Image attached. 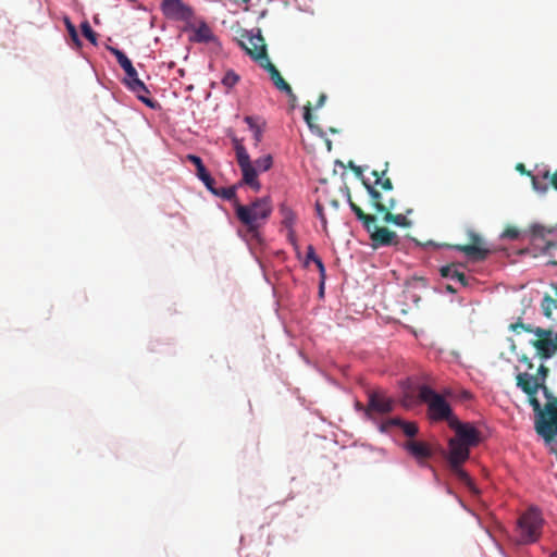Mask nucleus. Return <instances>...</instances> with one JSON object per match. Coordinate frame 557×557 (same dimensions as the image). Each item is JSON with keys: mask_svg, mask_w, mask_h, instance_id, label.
I'll list each match as a JSON object with an SVG mask.
<instances>
[{"mask_svg": "<svg viewBox=\"0 0 557 557\" xmlns=\"http://www.w3.org/2000/svg\"><path fill=\"white\" fill-rule=\"evenodd\" d=\"M548 375L549 369L544 364H541L536 369L535 373L519 372L516 375L517 387L520 388L529 397V403L532 406L533 410L540 413V417L536 419L535 423L542 418L549 419V414L545 417V414L543 413L541 403L536 397L539 391H542L546 398L552 397L550 391L546 385V380ZM546 413H548L547 410Z\"/></svg>", "mask_w": 557, "mask_h": 557, "instance_id": "obj_2", "label": "nucleus"}, {"mask_svg": "<svg viewBox=\"0 0 557 557\" xmlns=\"http://www.w3.org/2000/svg\"><path fill=\"white\" fill-rule=\"evenodd\" d=\"M64 24H65V27L69 32V35L71 37V39L77 45L79 46L81 45V41H79V37H78V34H77V30H76V27L75 25L70 21L69 17H65L64 18Z\"/></svg>", "mask_w": 557, "mask_h": 557, "instance_id": "obj_28", "label": "nucleus"}, {"mask_svg": "<svg viewBox=\"0 0 557 557\" xmlns=\"http://www.w3.org/2000/svg\"><path fill=\"white\" fill-rule=\"evenodd\" d=\"M348 203L356 218L362 223L363 227L370 234L371 246L373 249L381 247H397L400 244V237L396 232L376 225V216L366 213L361 207L355 203L348 193Z\"/></svg>", "mask_w": 557, "mask_h": 557, "instance_id": "obj_4", "label": "nucleus"}, {"mask_svg": "<svg viewBox=\"0 0 557 557\" xmlns=\"http://www.w3.org/2000/svg\"><path fill=\"white\" fill-rule=\"evenodd\" d=\"M542 312L546 318H550L553 311L557 308V300L550 295L545 294L541 302Z\"/></svg>", "mask_w": 557, "mask_h": 557, "instance_id": "obj_21", "label": "nucleus"}, {"mask_svg": "<svg viewBox=\"0 0 557 557\" xmlns=\"http://www.w3.org/2000/svg\"><path fill=\"white\" fill-rule=\"evenodd\" d=\"M446 289H447L448 292H450V293H456V289H455V288H453V286H450V285H447Z\"/></svg>", "mask_w": 557, "mask_h": 557, "instance_id": "obj_47", "label": "nucleus"}, {"mask_svg": "<svg viewBox=\"0 0 557 557\" xmlns=\"http://www.w3.org/2000/svg\"><path fill=\"white\" fill-rule=\"evenodd\" d=\"M394 409V400L380 394H372L369 397L368 410L379 413H387Z\"/></svg>", "mask_w": 557, "mask_h": 557, "instance_id": "obj_18", "label": "nucleus"}, {"mask_svg": "<svg viewBox=\"0 0 557 557\" xmlns=\"http://www.w3.org/2000/svg\"><path fill=\"white\" fill-rule=\"evenodd\" d=\"M289 237H290V240H292V243L294 244V246L297 248V246H296V242H295V239H294V234H293V232H290V233H289Z\"/></svg>", "mask_w": 557, "mask_h": 557, "instance_id": "obj_46", "label": "nucleus"}, {"mask_svg": "<svg viewBox=\"0 0 557 557\" xmlns=\"http://www.w3.org/2000/svg\"><path fill=\"white\" fill-rule=\"evenodd\" d=\"M325 101H326V95H325V94H321V95L319 96L318 101H317L315 108L318 109V108L323 107V106H324V103H325Z\"/></svg>", "mask_w": 557, "mask_h": 557, "instance_id": "obj_42", "label": "nucleus"}, {"mask_svg": "<svg viewBox=\"0 0 557 557\" xmlns=\"http://www.w3.org/2000/svg\"><path fill=\"white\" fill-rule=\"evenodd\" d=\"M244 121L247 123L249 128L253 132V138L256 145H258L262 139L263 129L259 124H257L256 119L253 116H245Z\"/></svg>", "mask_w": 557, "mask_h": 557, "instance_id": "obj_22", "label": "nucleus"}, {"mask_svg": "<svg viewBox=\"0 0 557 557\" xmlns=\"http://www.w3.org/2000/svg\"><path fill=\"white\" fill-rule=\"evenodd\" d=\"M418 396L422 403L428 405V417L431 421H447L449 425L450 421L457 418L453 413V409L445 398L433 391L430 386H419Z\"/></svg>", "mask_w": 557, "mask_h": 557, "instance_id": "obj_7", "label": "nucleus"}, {"mask_svg": "<svg viewBox=\"0 0 557 557\" xmlns=\"http://www.w3.org/2000/svg\"><path fill=\"white\" fill-rule=\"evenodd\" d=\"M203 184L213 194V195H218L216 190L218 188L214 187V184H215V181L214 178L210 175L209 172H207L203 176H200L198 177Z\"/></svg>", "mask_w": 557, "mask_h": 557, "instance_id": "obj_29", "label": "nucleus"}, {"mask_svg": "<svg viewBox=\"0 0 557 557\" xmlns=\"http://www.w3.org/2000/svg\"><path fill=\"white\" fill-rule=\"evenodd\" d=\"M448 426L455 431L454 438L457 441L470 447L479 445L481 441L480 432L472 424L462 423L458 420V418H456L450 421Z\"/></svg>", "mask_w": 557, "mask_h": 557, "instance_id": "obj_13", "label": "nucleus"}, {"mask_svg": "<svg viewBox=\"0 0 557 557\" xmlns=\"http://www.w3.org/2000/svg\"><path fill=\"white\" fill-rule=\"evenodd\" d=\"M532 333H534L536 335V337H537L536 339L544 338L547 341V339L554 338L553 337L554 333L550 329L535 327V329H533Z\"/></svg>", "mask_w": 557, "mask_h": 557, "instance_id": "obj_32", "label": "nucleus"}, {"mask_svg": "<svg viewBox=\"0 0 557 557\" xmlns=\"http://www.w3.org/2000/svg\"><path fill=\"white\" fill-rule=\"evenodd\" d=\"M294 221H295V219H294L293 214H289V215L285 216V219H284V223L286 226H292Z\"/></svg>", "mask_w": 557, "mask_h": 557, "instance_id": "obj_43", "label": "nucleus"}, {"mask_svg": "<svg viewBox=\"0 0 557 557\" xmlns=\"http://www.w3.org/2000/svg\"><path fill=\"white\" fill-rule=\"evenodd\" d=\"M312 108H311V103L308 102L305 107H304V119L306 121V123L308 124V126L310 128L313 127L312 125Z\"/></svg>", "mask_w": 557, "mask_h": 557, "instance_id": "obj_35", "label": "nucleus"}, {"mask_svg": "<svg viewBox=\"0 0 557 557\" xmlns=\"http://www.w3.org/2000/svg\"><path fill=\"white\" fill-rule=\"evenodd\" d=\"M350 168L354 171L355 175L357 177L361 178L362 182H363L364 178L362 177V169L360 166H358V165L352 164V162H350ZM366 182H367V180H366ZM368 183H370V182L368 181Z\"/></svg>", "mask_w": 557, "mask_h": 557, "instance_id": "obj_41", "label": "nucleus"}, {"mask_svg": "<svg viewBox=\"0 0 557 557\" xmlns=\"http://www.w3.org/2000/svg\"><path fill=\"white\" fill-rule=\"evenodd\" d=\"M470 243L467 245H455L454 248L463 252L469 259L483 261L487 258L491 250L485 247L482 237L473 231L468 233Z\"/></svg>", "mask_w": 557, "mask_h": 557, "instance_id": "obj_12", "label": "nucleus"}, {"mask_svg": "<svg viewBox=\"0 0 557 557\" xmlns=\"http://www.w3.org/2000/svg\"><path fill=\"white\" fill-rule=\"evenodd\" d=\"M261 67H263L265 71H268V73L270 74V77L273 82V84L275 85V87L281 90V91H284L287 94V96L289 97V99L292 101H295L296 100V96L295 94L293 92V89L292 87L289 86V84L282 77L281 73L278 72V70L276 69V66L270 61V59L268 58L267 60H264L261 64H260Z\"/></svg>", "mask_w": 557, "mask_h": 557, "instance_id": "obj_15", "label": "nucleus"}, {"mask_svg": "<svg viewBox=\"0 0 557 557\" xmlns=\"http://www.w3.org/2000/svg\"><path fill=\"white\" fill-rule=\"evenodd\" d=\"M470 446L457 441L451 437L448 441V450L446 454V459L449 466L450 471L456 475V478L465 484L471 492L478 493L472 479L470 475L462 469V465L470 457Z\"/></svg>", "mask_w": 557, "mask_h": 557, "instance_id": "obj_5", "label": "nucleus"}, {"mask_svg": "<svg viewBox=\"0 0 557 557\" xmlns=\"http://www.w3.org/2000/svg\"><path fill=\"white\" fill-rule=\"evenodd\" d=\"M272 212V205L268 197L257 198L250 205L235 201V214L238 221L246 226L251 238L259 237V228L265 224Z\"/></svg>", "mask_w": 557, "mask_h": 557, "instance_id": "obj_3", "label": "nucleus"}, {"mask_svg": "<svg viewBox=\"0 0 557 557\" xmlns=\"http://www.w3.org/2000/svg\"><path fill=\"white\" fill-rule=\"evenodd\" d=\"M387 166L388 163L385 164V169L381 172L377 170L372 171V175L375 178L374 183L372 184L363 181V186L370 196L371 206L377 213L383 214V221L385 223H392L401 227H409L411 222L407 219L406 215L401 213H393V210L396 208V200L394 198H389L387 201H384L382 194L377 189V187H380L385 191H391L394 188L391 178L385 177L387 173Z\"/></svg>", "mask_w": 557, "mask_h": 557, "instance_id": "obj_1", "label": "nucleus"}, {"mask_svg": "<svg viewBox=\"0 0 557 557\" xmlns=\"http://www.w3.org/2000/svg\"><path fill=\"white\" fill-rule=\"evenodd\" d=\"M109 51L116 58L117 63L124 70L126 77L124 78L125 85L136 94L137 98L150 108H154V101L147 97L149 90L143 81L138 78L136 69L133 66L132 61L127 55L117 48L108 47Z\"/></svg>", "mask_w": 557, "mask_h": 557, "instance_id": "obj_6", "label": "nucleus"}, {"mask_svg": "<svg viewBox=\"0 0 557 557\" xmlns=\"http://www.w3.org/2000/svg\"><path fill=\"white\" fill-rule=\"evenodd\" d=\"M519 361L527 366V370L524 372L531 373L530 370L534 368V364L531 361V359L527 355H522L521 357H519Z\"/></svg>", "mask_w": 557, "mask_h": 557, "instance_id": "obj_39", "label": "nucleus"}, {"mask_svg": "<svg viewBox=\"0 0 557 557\" xmlns=\"http://www.w3.org/2000/svg\"><path fill=\"white\" fill-rule=\"evenodd\" d=\"M441 275L446 278L456 280L458 281L462 286L468 285V280L466 274L459 270V265L453 263L445 267H442Z\"/></svg>", "mask_w": 557, "mask_h": 557, "instance_id": "obj_20", "label": "nucleus"}, {"mask_svg": "<svg viewBox=\"0 0 557 557\" xmlns=\"http://www.w3.org/2000/svg\"><path fill=\"white\" fill-rule=\"evenodd\" d=\"M272 164L273 159L271 154H265L255 161L256 169L262 172L270 170Z\"/></svg>", "mask_w": 557, "mask_h": 557, "instance_id": "obj_25", "label": "nucleus"}, {"mask_svg": "<svg viewBox=\"0 0 557 557\" xmlns=\"http://www.w3.org/2000/svg\"><path fill=\"white\" fill-rule=\"evenodd\" d=\"M469 396H470L469 393L463 394V397H469Z\"/></svg>", "mask_w": 557, "mask_h": 557, "instance_id": "obj_49", "label": "nucleus"}, {"mask_svg": "<svg viewBox=\"0 0 557 557\" xmlns=\"http://www.w3.org/2000/svg\"><path fill=\"white\" fill-rule=\"evenodd\" d=\"M531 345L535 348L536 355L542 360H547L557 352V333L552 339H533L531 341Z\"/></svg>", "mask_w": 557, "mask_h": 557, "instance_id": "obj_17", "label": "nucleus"}, {"mask_svg": "<svg viewBox=\"0 0 557 557\" xmlns=\"http://www.w3.org/2000/svg\"><path fill=\"white\" fill-rule=\"evenodd\" d=\"M469 396H470L469 393L463 394V397H469Z\"/></svg>", "mask_w": 557, "mask_h": 557, "instance_id": "obj_50", "label": "nucleus"}, {"mask_svg": "<svg viewBox=\"0 0 557 557\" xmlns=\"http://www.w3.org/2000/svg\"><path fill=\"white\" fill-rule=\"evenodd\" d=\"M234 149L238 166L242 171V180L238 185H248L252 190L259 191L261 184L258 180V170L251 162L244 145L236 138L234 139Z\"/></svg>", "mask_w": 557, "mask_h": 557, "instance_id": "obj_8", "label": "nucleus"}, {"mask_svg": "<svg viewBox=\"0 0 557 557\" xmlns=\"http://www.w3.org/2000/svg\"><path fill=\"white\" fill-rule=\"evenodd\" d=\"M318 270H319V273H320V277H321V287L323 286V281L325 278V267L322 262V260L320 258H318L315 261H314ZM320 293L322 294L323 293V289L321 288L320 289Z\"/></svg>", "mask_w": 557, "mask_h": 557, "instance_id": "obj_36", "label": "nucleus"}, {"mask_svg": "<svg viewBox=\"0 0 557 557\" xmlns=\"http://www.w3.org/2000/svg\"><path fill=\"white\" fill-rule=\"evenodd\" d=\"M238 185L230 186V187H222L218 188L216 196L222 197L225 200L233 201V206L235 207V201H239L236 196V189Z\"/></svg>", "mask_w": 557, "mask_h": 557, "instance_id": "obj_23", "label": "nucleus"}, {"mask_svg": "<svg viewBox=\"0 0 557 557\" xmlns=\"http://www.w3.org/2000/svg\"><path fill=\"white\" fill-rule=\"evenodd\" d=\"M315 210H317L318 216L320 218L321 222L325 225L326 224V219H325V215H324V212H323L322 205L317 202L315 203Z\"/></svg>", "mask_w": 557, "mask_h": 557, "instance_id": "obj_40", "label": "nucleus"}, {"mask_svg": "<svg viewBox=\"0 0 557 557\" xmlns=\"http://www.w3.org/2000/svg\"><path fill=\"white\" fill-rule=\"evenodd\" d=\"M547 411L549 414V419L542 418L536 422L535 431L539 435H541L546 444H552L557 435V408L554 404H547ZM550 450L554 454H557V449L552 446Z\"/></svg>", "mask_w": 557, "mask_h": 557, "instance_id": "obj_11", "label": "nucleus"}, {"mask_svg": "<svg viewBox=\"0 0 557 557\" xmlns=\"http://www.w3.org/2000/svg\"><path fill=\"white\" fill-rule=\"evenodd\" d=\"M190 29L193 30L190 40L194 42L208 44L215 40L211 28L205 22H201L198 26H191Z\"/></svg>", "mask_w": 557, "mask_h": 557, "instance_id": "obj_19", "label": "nucleus"}, {"mask_svg": "<svg viewBox=\"0 0 557 557\" xmlns=\"http://www.w3.org/2000/svg\"><path fill=\"white\" fill-rule=\"evenodd\" d=\"M550 557H557V550Z\"/></svg>", "mask_w": 557, "mask_h": 557, "instance_id": "obj_48", "label": "nucleus"}, {"mask_svg": "<svg viewBox=\"0 0 557 557\" xmlns=\"http://www.w3.org/2000/svg\"><path fill=\"white\" fill-rule=\"evenodd\" d=\"M186 159L196 166L197 177L203 176L208 172L206 166H205V164H203V162H202V160H201V158H199L198 156H196V154H187Z\"/></svg>", "mask_w": 557, "mask_h": 557, "instance_id": "obj_24", "label": "nucleus"}, {"mask_svg": "<svg viewBox=\"0 0 557 557\" xmlns=\"http://www.w3.org/2000/svg\"><path fill=\"white\" fill-rule=\"evenodd\" d=\"M404 448L420 463L432 457L433 453L430 446L424 442L414 440L407 441Z\"/></svg>", "mask_w": 557, "mask_h": 557, "instance_id": "obj_16", "label": "nucleus"}, {"mask_svg": "<svg viewBox=\"0 0 557 557\" xmlns=\"http://www.w3.org/2000/svg\"><path fill=\"white\" fill-rule=\"evenodd\" d=\"M552 185L555 189H557V172L552 175Z\"/></svg>", "mask_w": 557, "mask_h": 557, "instance_id": "obj_44", "label": "nucleus"}, {"mask_svg": "<svg viewBox=\"0 0 557 557\" xmlns=\"http://www.w3.org/2000/svg\"><path fill=\"white\" fill-rule=\"evenodd\" d=\"M509 329L515 333H519L520 331H524L527 333L533 332V327L530 324H524L520 319L516 323H511Z\"/></svg>", "mask_w": 557, "mask_h": 557, "instance_id": "obj_31", "label": "nucleus"}, {"mask_svg": "<svg viewBox=\"0 0 557 557\" xmlns=\"http://www.w3.org/2000/svg\"><path fill=\"white\" fill-rule=\"evenodd\" d=\"M542 525L541 512L535 508L527 510L518 520L520 542L523 544L536 542L541 535Z\"/></svg>", "mask_w": 557, "mask_h": 557, "instance_id": "obj_9", "label": "nucleus"}, {"mask_svg": "<svg viewBox=\"0 0 557 557\" xmlns=\"http://www.w3.org/2000/svg\"><path fill=\"white\" fill-rule=\"evenodd\" d=\"M319 257L315 255V250H314V247L312 245H309L307 247V258H306V262H305V265H308L309 264V261H315Z\"/></svg>", "mask_w": 557, "mask_h": 557, "instance_id": "obj_37", "label": "nucleus"}, {"mask_svg": "<svg viewBox=\"0 0 557 557\" xmlns=\"http://www.w3.org/2000/svg\"><path fill=\"white\" fill-rule=\"evenodd\" d=\"M161 10L168 18L174 21L188 22L194 16L193 9L183 0H163Z\"/></svg>", "mask_w": 557, "mask_h": 557, "instance_id": "obj_14", "label": "nucleus"}, {"mask_svg": "<svg viewBox=\"0 0 557 557\" xmlns=\"http://www.w3.org/2000/svg\"><path fill=\"white\" fill-rule=\"evenodd\" d=\"M556 401H557V399H556Z\"/></svg>", "mask_w": 557, "mask_h": 557, "instance_id": "obj_51", "label": "nucleus"}, {"mask_svg": "<svg viewBox=\"0 0 557 557\" xmlns=\"http://www.w3.org/2000/svg\"><path fill=\"white\" fill-rule=\"evenodd\" d=\"M81 29L85 38H87L92 45H97V34L92 30L88 21L82 23Z\"/></svg>", "mask_w": 557, "mask_h": 557, "instance_id": "obj_26", "label": "nucleus"}, {"mask_svg": "<svg viewBox=\"0 0 557 557\" xmlns=\"http://www.w3.org/2000/svg\"><path fill=\"white\" fill-rule=\"evenodd\" d=\"M405 422L406 421L401 420L400 418H391L382 424V430L385 431V430L389 429L391 426L401 428Z\"/></svg>", "mask_w": 557, "mask_h": 557, "instance_id": "obj_34", "label": "nucleus"}, {"mask_svg": "<svg viewBox=\"0 0 557 557\" xmlns=\"http://www.w3.org/2000/svg\"><path fill=\"white\" fill-rule=\"evenodd\" d=\"M519 361L527 366V370L524 372L531 373L530 370L534 368V364L531 361V359L527 355H522L521 357H519Z\"/></svg>", "mask_w": 557, "mask_h": 557, "instance_id": "obj_38", "label": "nucleus"}, {"mask_svg": "<svg viewBox=\"0 0 557 557\" xmlns=\"http://www.w3.org/2000/svg\"><path fill=\"white\" fill-rule=\"evenodd\" d=\"M239 45L259 64L268 59L267 45L259 29L257 34L245 32L242 35Z\"/></svg>", "mask_w": 557, "mask_h": 557, "instance_id": "obj_10", "label": "nucleus"}, {"mask_svg": "<svg viewBox=\"0 0 557 557\" xmlns=\"http://www.w3.org/2000/svg\"><path fill=\"white\" fill-rule=\"evenodd\" d=\"M404 434L408 437H413L418 434L419 428L416 422H405L401 426Z\"/></svg>", "mask_w": 557, "mask_h": 557, "instance_id": "obj_30", "label": "nucleus"}, {"mask_svg": "<svg viewBox=\"0 0 557 557\" xmlns=\"http://www.w3.org/2000/svg\"><path fill=\"white\" fill-rule=\"evenodd\" d=\"M520 233L519 230L515 226H507L504 232L502 233V238H508V239H517L519 237Z\"/></svg>", "mask_w": 557, "mask_h": 557, "instance_id": "obj_33", "label": "nucleus"}, {"mask_svg": "<svg viewBox=\"0 0 557 557\" xmlns=\"http://www.w3.org/2000/svg\"><path fill=\"white\" fill-rule=\"evenodd\" d=\"M516 169H517L519 172H521V173H527V171H525V166H524V164H522V163H519V164L516 166Z\"/></svg>", "mask_w": 557, "mask_h": 557, "instance_id": "obj_45", "label": "nucleus"}, {"mask_svg": "<svg viewBox=\"0 0 557 557\" xmlns=\"http://www.w3.org/2000/svg\"><path fill=\"white\" fill-rule=\"evenodd\" d=\"M238 81H239V76L234 71L230 70L223 76L222 84L226 88H232L233 86H235L238 83Z\"/></svg>", "mask_w": 557, "mask_h": 557, "instance_id": "obj_27", "label": "nucleus"}]
</instances>
